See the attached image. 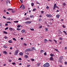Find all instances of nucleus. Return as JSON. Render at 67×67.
<instances>
[{
	"mask_svg": "<svg viewBox=\"0 0 67 67\" xmlns=\"http://www.w3.org/2000/svg\"><path fill=\"white\" fill-rule=\"evenodd\" d=\"M33 49H31V48H28L26 49L25 51V52H31V51H33Z\"/></svg>",
	"mask_w": 67,
	"mask_h": 67,
	"instance_id": "obj_1",
	"label": "nucleus"
},
{
	"mask_svg": "<svg viewBox=\"0 0 67 67\" xmlns=\"http://www.w3.org/2000/svg\"><path fill=\"white\" fill-rule=\"evenodd\" d=\"M50 66L49 63H46L45 64L43 65V66L44 67H48Z\"/></svg>",
	"mask_w": 67,
	"mask_h": 67,
	"instance_id": "obj_2",
	"label": "nucleus"
},
{
	"mask_svg": "<svg viewBox=\"0 0 67 67\" xmlns=\"http://www.w3.org/2000/svg\"><path fill=\"white\" fill-rule=\"evenodd\" d=\"M58 8V7H57V5L56 4H54L53 6V10H55V8Z\"/></svg>",
	"mask_w": 67,
	"mask_h": 67,
	"instance_id": "obj_3",
	"label": "nucleus"
},
{
	"mask_svg": "<svg viewBox=\"0 0 67 67\" xmlns=\"http://www.w3.org/2000/svg\"><path fill=\"white\" fill-rule=\"evenodd\" d=\"M46 16L48 18H51L52 16V15L51 14H47L46 15Z\"/></svg>",
	"mask_w": 67,
	"mask_h": 67,
	"instance_id": "obj_4",
	"label": "nucleus"
},
{
	"mask_svg": "<svg viewBox=\"0 0 67 67\" xmlns=\"http://www.w3.org/2000/svg\"><path fill=\"white\" fill-rule=\"evenodd\" d=\"M18 53H19V50H16L15 52V54L16 55H18Z\"/></svg>",
	"mask_w": 67,
	"mask_h": 67,
	"instance_id": "obj_5",
	"label": "nucleus"
},
{
	"mask_svg": "<svg viewBox=\"0 0 67 67\" xmlns=\"http://www.w3.org/2000/svg\"><path fill=\"white\" fill-rule=\"evenodd\" d=\"M59 59L60 60H62V59H63V57L62 56H61L59 57Z\"/></svg>",
	"mask_w": 67,
	"mask_h": 67,
	"instance_id": "obj_6",
	"label": "nucleus"
},
{
	"mask_svg": "<svg viewBox=\"0 0 67 67\" xmlns=\"http://www.w3.org/2000/svg\"><path fill=\"white\" fill-rule=\"evenodd\" d=\"M22 6L23 7V10H24L25 9V6L23 5L22 4Z\"/></svg>",
	"mask_w": 67,
	"mask_h": 67,
	"instance_id": "obj_7",
	"label": "nucleus"
},
{
	"mask_svg": "<svg viewBox=\"0 0 67 67\" xmlns=\"http://www.w3.org/2000/svg\"><path fill=\"white\" fill-rule=\"evenodd\" d=\"M44 41V42L45 43H47V42L48 40L46 39H45Z\"/></svg>",
	"mask_w": 67,
	"mask_h": 67,
	"instance_id": "obj_8",
	"label": "nucleus"
},
{
	"mask_svg": "<svg viewBox=\"0 0 67 67\" xmlns=\"http://www.w3.org/2000/svg\"><path fill=\"white\" fill-rule=\"evenodd\" d=\"M9 30H10V31H12L13 30V29L11 27H10L9 28Z\"/></svg>",
	"mask_w": 67,
	"mask_h": 67,
	"instance_id": "obj_9",
	"label": "nucleus"
},
{
	"mask_svg": "<svg viewBox=\"0 0 67 67\" xmlns=\"http://www.w3.org/2000/svg\"><path fill=\"white\" fill-rule=\"evenodd\" d=\"M3 53L4 54H5V55H7V52L5 51H3Z\"/></svg>",
	"mask_w": 67,
	"mask_h": 67,
	"instance_id": "obj_10",
	"label": "nucleus"
},
{
	"mask_svg": "<svg viewBox=\"0 0 67 67\" xmlns=\"http://www.w3.org/2000/svg\"><path fill=\"white\" fill-rule=\"evenodd\" d=\"M63 32H64V33L65 34V35H67V32H66V31H63Z\"/></svg>",
	"mask_w": 67,
	"mask_h": 67,
	"instance_id": "obj_11",
	"label": "nucleus"
},
{
	"mask_svg": "<svg viewBox=\"0 0 67 67\" xmlns=\"http://www.w3.org/2000/svg\"><path fill=\"white\" fill-rule=\"evenodd\" d=\"M7 10L8 11H10V10H13V9H11V8H8L7 9Z\"/></svg>",
	"mask_w": 67,
	"mask_h": 67,
	"instance_id": "obj_12",
	"label": "nucleus"
},
{
	"mask_svg": "<svg viewBox=\"0 0 67 67\" xmlns=\"http://www.w3.org/2000/svg\"><path fill=\"white\" fill-rule=\"evenodd\" d=\"M59 16H60L59 15H57L56 16L57 18H58H58H59Z\"/></svg>",
	"mask_w": 67,
	"mask_h": 67,
	"instance_id": "obj_13",
	"label": "nucleus"
},
{
	"mask_svg": "<svg viewBox=\"0 0 67 67\" xmlns=\"http://www.w3.org/2000/svg\"><path fill=\"white\" fill-rule=\"evenodd\" d=\"M3 47L4 48H7L8 47L7 46H5V45H4Z\"/></svg>",
	"mask_w": 67,
	"mask_h": 67,
	"instance_id": "obj_14",
	"label": "nucleus"
},
{
	"mask_svg": "<svg viewBox=\"0 0 67 67\" xmlns=\"http://www.w3.org/2000/svg\"><path fill=\"white\" fill-rule=\"evenodd\" d=\"M21 32L22 33H24V32H25V30H23L21 31Z\"/></svg>",
	"mask_w": 67,
	"mask_h": 67,
	"instance_id": "obj_15",
	"label": "nucleus"
},
{
	"mask_svg": "<svg viewBox=\"0 0 67 67\" xmlns=\"http://www.w3.org/2000/svg\"><path fill=\"white\" fill-rule=\"evenodd\" d=\"M25 57V58H28V56H27V55H26L25 56H24Z\"/></svg>",
	"mask_w": 67,
	"mask_h": 67,
	"instance_id": "obj_16",
	"label": "nucleus"
},
{
	"mask_svg": "<svg viewBox=\"0 0 67 67\" xmlns=\"http://www.w3.org/2000/svg\"><path fill=\"white\" fill-rule=\"evenodd\" d=\"M63 5L64 6H65L66 5V4L65 3H62Z\"/></svg>",
	"mask_w": 67,
	"mask_h": 67,
	"instance_id": "obj_17",
	"label": "nucleus"
},
{
	"mask_svg": "<svg viewBox=\"0 0 67 67\" xmlns=\"http://www.w3.org/2000/svg\"><path fill=\"white\" fill-rule=\"evenodd\" d=\"M50 59L51 60H53V58L52 57H51Z\"/></svg>",
	"mask_w": 67,
	"mask_h": 67,
	"instance_id": "obj_18",
	"label": "nucleus"
},
{
	"mask_svg": "<svg viewBox=\"0 0 67 67\" xmlns=\"http://www.w3.org/2000/svg\"><path fill=\"white\" fill-rule=\"evenodd\" d=\"M30 18H29L27 17L25 19V20H29Z\"/></svg>",
	"mask_w": 67,
	"mask_h": 67,
	"instance_id": "obj_19",
	"label": "nucleus"
},
{
	"mask_svg": "<svg viewBox=\"0 0 67 67\" xmlns=\"http://www.w3.org/2000/svg\"><path fill=\"white\" fill-rule=\"evenodd\" d=\"M43 52H44V51L43 50H41L40 51V53H43Z\"/></svg>",
	"mask_w": 67,
	"mask_h": 67,
	"instance_id": "obj_20",
	"label": "nucleus"
},
{
	"mask_svg": "<svg viewBox=\"0 0 67 67\" xmlns=\"http://www.w3.org/2000/svg\"><path fill=\"white\" fill-rule=\"evenodd\" d=\"M23 54V53L22 52H20L19 53V54L20 55H22Z\"/></svg>",
	"mask_w": 67,
	"mask_h": 67,
	"instance_id": "obj_21",
	"label": "nucleus"
},
{
	"mask_svg": "<svg viewBox=\"0 0 67 67\" xmlns=\"http://www.w3.org/2000/svg\"><path fill=\"white\" fill-rule=\"evenodd\" d=\"M3 33H4L5 34H8V32L6 31H4Z\"/></svg>",
	"mask_w": 67,
	"mask_h": 67,
	"instance_id": "obj_22",
	"label": "nucleus"
},
{
	"mask_svg": "<svg viewBox=\"0 0 67 67\" xmlns=\"http://www.w3.org/2000/svg\"><path fill=\"white\" fill-rule=\"evenodd\" d=\"M28 24H30L32 22L31 21H28Z\"/></svg>",
	"mask_w": 67,
	"mask_h": 67,
	"instance_id": "obj_23",
	"label": "nucleus"
},
{
	"mask_svg": "<svg viewBox=\"0 0 67 67\" xmlns=\"http://www.w3.org/2000/svg\"><path fill=\"white\" fill-rule=\"evenodd\" d=\"M36 8L32 10V11L34 12L35 11V10H36Z\"/></svg>",
	"mask_w": 67,
	"mask_h": 67,
	"instance_id": "obj_24",
	"label": "nucleus"
},
{
	"mask_svg": "<svg viewBox=\"0 0 67 67\" xmlns=\"http://www.w3.org/2000/svg\"><path fill=\"white\" fill-rule=\"evenodd\" d=\"M50 55L51 56H52V57H53V56H54V54H52L51 53L50 54Z\"/></svg>",
	"mask_w": 67,
	"mask_h": 67,
	"instance_id": "obj_25",
	"label": "nucleus"
},
{
	"mask_svg": "<svg viewBox=\"0 0 67 67\" xmlns=\"http://www.w3.org/2000/svg\"><path fill=\"white\" fill-rule=\"evenodd\" d=\"M14 23H18V22H19V21H14Z\"/></svg>",
	"mask_w": 67,
	"mask_h": 67,
	"instance_id": "obj_26",
	"label": "nucleus"
},
{
	"mask_svg": "<svg viewBox=\"0 0 67 67\" xmlns=\"http://www.w3.org/2000/svg\"><path fill=\"white\" fill-rule=\"evenodd\" d=\"M8 42L10 43H12V41L11 40H10Z\"/></svg>",
	"mask_w": 67,
	"mask_h": 67,
	"instance_id": "obj_27",
	"label": "nucleus"
},
{
	"mask_svg": "<svg viewBox=\"0 0 67 67\" xmlns=\"http://www.w3.org/2000/svg\"><path fill=\"white\" fill-rule=\"evenodd\" d=\"M17 30H18V31H20L21 29L18 28L17 29Z\"/></svg>",
	"mask_w": 67,
	"mask_h": 67,
	"instance_id": "obj_28",
	"label": "nucleus"
},
{
	"mask_svg": "<svg viewBox=\"0 0 67 67\" xmlns=\"http://www.w3.org/2000/svg\"><path fill=\"white\" fill-rule=\"evenodd\" d=\"M31 5L32 7H33V5H34V3H32L31 4Z\"/></svg>",
	"mask_w": 67,
	"mask_h": 67,
	"instance_id": "obj_29",
	"label": "nucleus"
},
{
	"mask_svg": "<svg viewBox=\"0 0 67 67\" xmlns=\"http://www.w3.org/2000/svg\"><path fill=\"white\" fill-rule=\"evenodd\" d=\"M31 60L32 61H34V60H34V59H31Z\"/></svg>",
	"mask_w": 67,
	"mask_h": 67,
	"instance_id": "obj_30",
	"label": "nucleus"
},
{
	"mask_svg": "<svg viewBox=\"0 0 67 67\" xmlns=\"http://www.w3.org/2000/svg\"><path fill=\"white\" fill-rule=\"evenodd\" d=\"M13 40H14V41H16V39L15 38H13Z\"/></svg>",
	"mask_w": 67,
	"mask_h": 67,
	"instance_id": "obj_31",
	"label": "nucleus"
},
{
	"mask_svg": "<svg viewBox=\"0 0 67 67\" xmlns=\"http://www.w3.org/2000/svg\"><path fill=\"white\" fill-rule=\"evenodd\" d=\"M55 51H57V52H59L58 51V49H55Z\"/></svg>",
	"mask_w": 67,
	"mask_h": 67,
	"instance_id": "obj_32",
	"label": "nucleus"
},
{
	"mask_svg": "<svg viewBox=\"0 0 67 67\" xmlns=\"http://www.w3.org/2000/svg\"><path fill=\"white\" fill-rule=\"evenodd\" d=\"M42 27V25L40 26V27H39V29H41Z\"/></svg>",
	"mask_w": 67,
	"mask_h": 67,
	"instance_id": "obj_33",
	"label": "nucleus"
},
{
	"mask_svg": "<svg viewBox=\"0 0 67 67\" xmlns=\"http://www.w3.org/2000/svg\"><path fill=\"white\" fill-rule=\"evenodd\" d=\"M53 41H54V42H55V43H57V41H56V40H53Z\"/></svg>",
	"mask_w": 67,
	"mask_h": 67,
	"instance_id": "obj_34",
	"label": "nucleus"
},
{
	"mask_svg": "<svg viewBox=\"0 0 67 67\" xmlns=\"http://www.w3.org/2000/svg\"><path fill=\"white\" fill-rule=\"evenodd\" d=\"M20 1L22 3L23 2V0H20Z\"/></svg>",
	"mask_w": 67,
	"mask_h": 67,
	"instance_id": "obj_35",
	"label": "nucleus"
},
{
	"mask_svg": "<svg viewBox=\"0 0 67 67\" xmlns=\"http://www.w3.org/2000/svg\"><path fill=\"white\" fill-rule=\"evenodd\" d=\"M33 17H34V15H31L30 16V18H33Z\"/></svg>",
	"mask_w": 67,
	"mask_h": 67,
	"instance_id": "obj_36",
	"label": "nucleus"
},
{
	"mask_svg": "<svg viewBox=\"0 0 67 67\" xmlns=\"http://www.w3.org/2000/svg\"><path fill=\"white\" fill-rule=\"evenodd\" d=\"M46 9H49V7H48V6H47L46 7Z\"/></svg>",
	"mask_w": 67,
	"mask_h": 67,
	"instance_id": "obj_37",
	"label": "nucleus"
},
{
	"mask_svg": "<svg viewBox=\"0 0 67 67\" xmlns=\"http://www.w3.org/2000/svg\"><path fill=\"white\" fill-rule=\"evenodd\" d=\"M30 30H31V31H34V30L33 29H30Z\"/></svg>",
	"mask_w": 67,
	"mask_h": 67,
	"instance_id": "obj_38",
	"label": "nucleus"
},
{
	"mask_svg": "<svg viewBox=\"0 0 67 67\" xmlns=\"http://www.w3.org/2000/svg\"><path fill=\"white\" fill-rule=\"evenodd\" d=\"M46 29V31H48V29L47 28H46L45 29Z\"/></svg>",
	"mask_w": 67,
	"mask_h": 67,
	"instance_id": "obj_39",
	"label": "nucleus"
},
{
	"mask_svg": "<svg viewBox=\"0 0 67 67\" xmlns=\"http://www.w3.org/2000/svg\"><path fill=\"white\" fill-rule=\"evenodd\" d=\"M17 27L18 28H19L20 27V25H19L18 26H17Z\"/></svg>",
	"mask_w": 67,
	"mask_h": 67,
	"instance_id": "obj_40",
	"label": "nucleus"
},
{
	"mask_svg": "<svg viewBox=\"0 0 67 67\" xmlns=\"http://www.w3.org/2000/svg\"><path fill=\"white\" fill-rule=\"evenodd\" d=\"M30 66V64H28L27 65V67H29Z\"/></svg>",
	"mask_w": 67,
	"mask_h": 67,
	"instance_id": "obj_41",
	"label": "nucleus"
},
{
	"mask_svg": "<svg viewBox=\"0 0 67 67\" xmlns=\"http://www.w3.org/2000/svg\"><path fill=\"white\" fill-rule=\"evenodd\" d=\"M59 39L60 40H63V38L61 37H60Z\"/></svg>",
	"mask_w": 67,
	"mask_h": 67,
	"instance_id": "obj_42",
	"label": "nucleus"
},
{
	"mask_svg": "<svg viewBox=\"0 0 67 67\" xmlns=\"http://www.w3.org/2000/svg\"><path fill=\"white\" fill-rule=\"evenodd\" d=\"M48 41H49L50 42H52V40L50 39H49L48 40Z\"/></svg>",
	"mask_w": 67,
	"mask_h": 67,
	"instance_id": "obj_43",
	"label": "nucleus"
},
{
	"mask_svg": "<svg viewBox=\"0 0 67 67\" xmlns=\"http://www.w3.org/2000/svg\"><path fill=\"white\" fill-rule=\"evenodd\" d=\"M32 49H33V50H34V47H32Z\"/></svg>",
	"mask_w": 67,
	"mask_h": 67,
	"instance_id": "obj_44",
	"label": "nucleus"
},
{
	"mask_svg": "<svg viewBox=\"0 0 67 67\" xmlns=\"http://www.w3.org/2000/svg\"><path fill=\"white\" fill-rule=\"evenodd\" d=\"M18 60H22V59L21 58H19L18 59Z\"/></svg>",
	"mask_w": 67,
	"mask_h": 67,
	"instance_id": "obj_45",
	"label": "nucleus"
},
{
	"mask_svg": "<svg viewBox=\"0 0 67 67\" xmlns=\"http://www.w3.org/2000/svg\"><path fill=\"white\" fill-rule=\"evenodd\" d=\"M8 27H7V28H5V30H8Z\"/></svg>",
	"mask_w": 67,
	"mask_h": 67,
	"instance_id": "obj_46",
	"label": "nucleus"
},
{
	"mask_svg": "<svg viewBox=\"0 0 67 67\" xmlns=\"http://www.w3.org/2000/svg\"><path fill=\"white\" fill-rule=\"evenodd\" d=\"M12 62V60H9V62Z\"/></svg>",
	"mask_w": 67,
	"mask_h": 67,
	"instance_id": "obj_47",
	"label": "nucleus"
},
{
	"mask_svg": "<svg viewBox=\"0 0 67 67\" xmlns=\"http://www.w3.org/2000/svg\"><path fill=\"white\" fill-rule=\"evenodd\" d=\"M40 63H38V64H37V65L38 66H40Z\"/></svg>",
	"mask_w": 67,
	"mask_h": 67,
	"instance_id": "obj_48",
	"label": "nucleus"
},
{
	"mask_svg": "<svg viewBox=\"0 0 67 67\" xmlns=\"http://www.w3.org/2000/svg\"><path fill=\"white\" fill-rule=\"evenodd\" d=\"M3 18L4 19H7V18H6L5 17V16H3Z\"/></svg>",
	"mask_w": 67,
	"mask_h": 67,
	"instance_id": "obj_49",
	"label": "nucleus"
},
{
	"mask_svg": "<svg viewBox=\"0 0 67 67\" xmlns=\"http://www.w3.org/2000/svg\"><path fill=\"white\" fill-rule=\"evenodd\" d=\"M24 23H26V24H28V21H26Z\"/></svg>",
	"mask_w": 67,
	"mask_h": 67,
	"instance_id": "obj_50",
	"label": "nucleus"
},
{
	"mask_svg": "<svg viewBox=\"0 0 67 67\" xmlns=\"http://www.w3.org/2000/svg\"><path fill=\"white\" fill-rule=\"evenodd\" d=\"M5 13L6 12V10H4V11H3Z\"/></svg>",
	"mask_w": 67,
	"mask_h": 67,
	"instance_id": "obj_51",
	"label": "nucleus"
},
{
	"mask_svg": "<svg viewBox=\"0 0 67 67\" xmlns=\"http://www.w3.org/2000/svg\"><path fill=\"white\" fill-rule=\"evenodd\" d=\"M42 20V19H39V21H41V20Z\"/></svg>",
	"mask_w": 67,
	"mask_h": 67,
	"instance_id": "obj_52",
	"label": "nucleus"
},
{
	"mask_svg": "<svg viewBox=\"0 0 67 67\" xmlns=\"http://www.w3.org/2000/svg\"><path fill=\"white\" fill-rule=\"evenodd\" d=\"M7 19H8V20H11V18H7Z\"/></svg>",
	"mask_w": 67,
	"mask_h": 67,
	"instance_id": "obj_53",
	"label": "nucleus"
},
{
	"mask_svg": "<svg viewBox=\"0 0 67 67\" xmlns=\"http://www.w3.org/2000/svg\"><path fill=\"white\" fill-rule=\"evenodd\" d=\"M15 11H12V13H15Z\"/></svg>",
	"mask_w": 67,
	"mask_h": 67,
	"instance_id": "obj_54",
	"label": "nucleus"
},
{
	"mask_svg": "<svg viewBox=\"0 0 67 67\" xmlns=\"http://www.w3.org/2000/svg\"><path fill=\"white\" fill-rule=\"evenodd\" d=\"M12 64H13V65H15V63H12Z\"/></svg>",
	"mask_w": 67,
	"mask_h": 67,
	"instance_id": "obj_55",
	"label": "nucleus"
},
{
	"mask_svg": "<svg viewBox=\"0 0 67 67\" xmlns=\"http://www.w3.org/2000/svg\"><path fill=\"white\" fill-rule=\"evenodd\" d=\"M44 55H46V53H44Z\"/></svg>",
	"mask_w": 67,
	"mask_h": 67,
	"instance_id": "obj_56",
	"label": "nucleus"
},
{
	"mask_svg": "<svg viewBox=\"0 0 67 67\" xmlns=\"http://www.w3.org/2000/svg\"><path fill=\"white\" fill-rule=\"evenodd\" d=\"M21 40H23V38H21Z\"/></svg>",
	"mask_w": 67,
	"mask_h": 67,
	"instance_id": "obj_57",
	"label": "nucleus"
},
{
	"mask_svg": "<svg viewBox=\"0 0 67 67\" xmlns=\"http://www.w3.org/2000/svg\"><path fill=\"white\" fill-rule=\"evenodd\" d=\"M6 13L7 14H9V12H6Z\"/></svg>",
	"mask_w": 67,
	"mask_h": 67,
	"instance_id": "obj_58",
	"label": "nucleus"
},
{
	"mask_svg": "<svg viewBox=\"0 0 67 67\" xmlns=\"http://www.w3.org/2000/svg\"><path fill=\"white\" fill-rule=\"evenodd\" d=\"M63 26L64 28H65V26L63 25Z\"/></svg>",
	"mask_w": 67,
	"mask_h": 67,
	"instance_id": "obj_59",
	"label": "nucleus"
},
{
	"mask_svg": "<svg viewBox=\"0 0 67 67\" xmlns=\"http://www.w3.org/2000/svg\"><path fill=\"white\" fill-rule=\"evenodd\" d=\"M5 38H7V37L5 36L4 37Z\"/></svg>",
	"mask_w": 67,
	"mask_h": 67,
	"instance_id": "obj_60",
	"label": "nucleus"
},
{
	"mask_svg": "<svg viewBox=\"0 0 67 67\" xmlns=\"http://www.w3.org/2000/svg\"><path fill=\"white\" fill-rule=\"evenodd\" d=\"M6 23H11V22H10V21L7 22Z\"/></svg>",
	"mask_w": 67,
	"mask_h": 67,
	"instance_id": "obj_61",
	"label": "nucleus"
},
{
	"mask_svg": "<svg viewBox=\"0 0 67 67\" xmlns=\"http://www.w3.org/2000/svg\"><path fill=\"white\" fill-rule=\"evenodd\" d=\"M8 25V24H7V23L6 24H5V25L6 26H7V25Z\"/></svg>",
	"mask_w": 67,
	"mask_h": 67,
	"instance_id": "obj_62",
	"label": "nucleus"
},
{
	"mask_svg": "<svg viewBox=\"0 0 67 67\" xmlns=\"http://www.w3.org/2000/svg\"><path fill=\"white\" fill-rule=\"evenodd\" d=\"M41 13H44V12L42 11L41 12Z\"/></svg>",
	"mask_w": 67,
	"mask_h": 67,
	"instance_id": "obj_63",
	"label": "nucleus"
},
{
	"mask_svg": "<svg viewBox=\"0 0 67 67\" xmlns=\"http://www.w3.org/2000/svg\"><path fill=\"white\" fill-rule=\"evenodd\" d=\"M24 45H25V46H26V44L25 43H24Z\"/></svg>",
	"mask_w": 67,
	"mask_h": 67,
	"instance_id": "obj_64",
	"label": "nucleus"
}]
</instances>
